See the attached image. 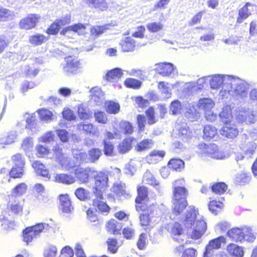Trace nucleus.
Segmentation results:
<instances>
[{"label": "nucleus", "instance_id": "obj_37", "mask_svg": "<svg viewBox=\"0 0 257 257\" xmlns=\"http://www.w3.org/2000/svg\"><path fill=\"white\" fill-rule=\"evenodd\" d=\"M244 239L248 242H253L256 238V233L252 227L245 226L243 227Z\"/></svg>", "mask_w": 257, "mask_h": 257}, {"label": "nucleus", "instance_id": "obj_14", "mask_svg": "<svg viewBox=\"0 0 257 257\" xmlns=\"http://www.w3.org/2000/svg\"><path fill=\"white\" fill-rule=\"evenodd\" d=\"M70 15H66L62 19L56 20L48 29L47 33L51 35L57 34L61 26L67 25L70 22Z\"/></svg>", "mask_w": 257, "mask_h": 257}, {"label": "nucleus", "instance_id": "obj_4", "mask_svg": "<svg viewBox=\"0 0 257 257\" xmlns=\"http://www.w3.org/2000/svg\"><path fill=\"white\" fill-rule=\"evenodd\" d=\"M198 149L199 150V153L202 156H208L212 158L217 160H222L225 158L224 153L214 144L206 145L204 143H201L198 145Z\"/></svg>", "mask_w": 257, "mask_h": 257}, {"label": "nucleus", "instance_id": "obj_62", "mask_svg": "<svg viewBox=\"0 0 257 257\" xmlns=\"http://www.w3.org/2000/svg\"><path fill=\"white\" fill-rule=\"evenodd\" d=\"M223 206V203L220 201L212 200L209 202L208 204L209 209L214 214H216L218 209H221Z\"/></svg>", "mask_w": 257, "mask_h": 257}, {"label": "nucleus", "instance_id": "obj_23", "mask_svg": "<svg viewBox=\"0 0 257 257\" xmlns=\"http://www.w3.org/2000/svg\"><path fill=\"white\" fill-rule=\"evenodd\" d=\"M187 205L188 203L186 200H173V213L176 216L181 215L180 221L182 223V216L186 214H181L184 209L187 207ZM185 214H186V213Z\"/></svg>", "mask_w": 257, "mask_h": 257}, {"label": "nucleus", "instance_id": "obj_57", "mask_svg": "<svg viewBox=\"0 0 257 257\" xmlns=\"http://www.w3.org/2000/svg\"><path fill=\"white\" fill-rule=\"evenodd\" d=\"M147 117V122L149 124H153L156 123L158 118L155 116V112L154 108L151 107L146 111Z\"/></svg>", "mask_w": 257, "mask_h": 257}, {"label": "nucleus", "instance_id": "obj_17", "mask_svg": "<svg viewBox=\"0 0 257 257\" xmlns=\"http://www.w3.org/2000/svg\"><path fill=\"white\" fill-rule=\"evenodd\" d=\"M24 117L26 119V128H29L32 133H36L39 131V122L35 119V113H32L30 114L26 113L24 115Z\"/></svg>", "mask_w": 257, "mask_h": 257}, {"label": "nucleus", "instance_id": "obj_2", "mask_svg": "<svg viewBox=\"0 0 257 257\" xmlns=\"http://www.w3.org/2000/svg\"><path fill=\"white\" fill-rule=\"evenodd\" d=\"M228 85H225L222 93H225L224 98L232 96L237 100H244L247 97L249 84L243 79L231 75Z\"/></svg>", "mask_w": 257, "mask_h": 257}, {"label": "nucleus", "instance_id": "obj_40", "mask_svg": "<svg viewBox=\"0 0 257 257\" xmlns=\"http://www.w3.org/2000/svg\"><path fill=\"white\" fill-rule=\"evenodd\" d=\"M219 116L224 123L231 122L232 117L231 107L229 105H226L223 107Z\"/></svg>", "mask_w": 257, "mask_h": 257}, {"label": "nucleus", "instance_id": "obj_16", "mask_svg": "<svg viewBox=\"0 0 257 257\" xmlns=\"http://www.w3.org/2000/svg\"><path fill=\"white\" fill-rule=\"evenodd\" d=\"M13 216L10 214L8 211L2 212L0 215V222L1 225L4 229H13L15 226V224L13 220Z\"/></svg>", "mask_w": 257, "mask_h": 257}, {"label": "nucleus", "instance_id": "obj_15", "mask_svg": "<svg viewBox=\"0 0 257 257\" xmlns=\"http://www.w3.org/2000/svg\"><path fill=\"white\" fill-rule=\"evenodd\" d=\"M220 134L229 139L235 138L238 134L236 126L231 122L224 123V126L220 130Z\"/></svg>", "mask_w": 257, "mask_h": 257}, {"label": "nucleus", "instance_id": "obj_58", "mask_svg": "<svg viewBox=\"0 0 257 257\" xmlns=\"http://www.w3.org/2000/svg\"><path fill=\"white\" fill-rule=\"evenodd\" d=\"M153 144L152 140H144L142 142L138 144L136 147V149L138 151H145L148 149L151 148Z\"/></svg>", "mask_w": 257, "mask_h": 257}, {"label": "nucleus", "instance_id": "obj_47", "mask_svg": "<svg viewBox=\"0 0 257 257\" xmlns=\"http://www.w3.org/2000/svg\"><path fill=\"white\" fill-rule=\"evenodd\" d=\"M203 133V138L206 140H209L217 134V130L213 126L206 125L204 126Z\"/></svg>", "mask_w": 257, "mask_h": 257}, {"label": "nucleus", "instance_id": "obj_1", "mask_svg": "<svg viewBox=\"0 0 257 257\" xmlns=\"http://www.w3.org/2000/svg\"><path fill=\"white\" fill-rule=\"evenodd\" d=\"M181 220L186 228L193 229L191 234L192 239L200 238L206 230V222L199 215L194 206H190L188 208L186 215L182 216Z\"/></svg>", "mask_w": 257, "mask_h": 257}, {"label": "nucleus", "instance_id": "obj_52", "mask_svg": "<svg viewBox=\"0 0 257 257\" xmlns=\"http://www.w3.org/2000/svg\"><path fill=\"white\" fill-rule=\"evenodd\" d=\"M212 192L217 194H222L227 189V186L223 182L214 184L211 187Z\"/></svg>", "mask_w": 257, "mask_h": 257}, {"label": "nucleus", "instance_id": "obj_13", "mask_svg": "<svg viewBox=\"0 0 257 257\" xmlns=\"http://www.w3.org/2000/svg\"><path fill=\"white\" fill-rule=\"evenodd\" d=\"M65 61L66 64L64 66V70L65 72L75 73L78 69L81 68V64L77 58L68 56L65 58Z\"/></svg>", "mask_w": 257, "mask_h": 257}, {"label": "nucleus", "instance_id": "obj_53", "mask_svg": "<svg viewBox=\"0 0 257 257\" xmlns=\"http://www.w3.org/2000/svg\"><path fill=\"white\" fill-rule=\"evenodd\" d=\"M77 112L79 118L81 119H87L90 117L88 108L83 104L78 106Z\"/></svg>", "mask_w": 257, "mask_h": 257}, {"label": "nucleus", "instance_id": "obj_21", "mask_svg": "<svg viewBox=\"0 0 257 257\" xmlns=\"http://www.w3.org/2000/svg\"><path fill=\"white\" fill-rule=\"evenodd\" d=\"M85 25L79 23L63 29L60 32V34L67 37H69V35L72 32L76 33L78 35H82L85 33Z\"/></svg>", "mask_w": 257, "mask_h": 257}, {"label": "nucleus", "instance_id": "obj_59", "mask_svg": "<svg viewBox=\"0 0 257 257\" xmlns=\"http://www.w3.org/2000/svg\"><path fill=\"white\" fill-rule=\"evenodd\" d=\"M24 166H14L10 172L11 177L17 178H21L24 174Z\"/></svg>", "mask_w": 257, "mask_h": 257}, {"label": "nucleus", "instance_id": "obj_60", "mask_svg": "<svg viewBox=\"0 0 257 257\" xmlns=\"http://www.w3.org/2000/svg\"><path fill=\"white\" fill-rule=\"evenodd\" d=\"M97 200H94L93 201V205L97 208L99 211L102 213H107L109 210V207L105 202L99 201L97 198Z\"/></svg>", "mask_w": 257, "mask_h": 257}, {"label": "nucleus", "instance_id": "obj_29", "mask_svg": "<svg viewBox=\"0 0 257 257\" xmlns=\"http://www.w3.org/2000/svg\"><path fill=\"white\" fill-rule=\"evenodd\" d=\"M239 147L244 154L249 157L253 154L256 148L255 143L252 142H245L244 143L240 144Z\"/></svg>", "mask_w": 257, "mask_h": 257}, {"label": "nucleus", "instance_id": "obj_28", "mask_svg": "<svg viewBox=\"0 0 257 257\" xmlns=\"http://www.w3.org/2000/svg\"><path fill=\"white\" fill-rule=\"evenodd\" d=\"M54 178L55 182L65 184H72L75 181L73 176L64 173L56 174Z\"/></svg>", "mask_w": 257, "mask_h": 257}, {"label": "nucleus", "instance_id": "obj_51", "mask_svg": "<svg viewBox=\"0 0 257 257\" xmlns=\"http://www.w3.org/2000/svg\"><path fill=\"white\" fill-rule=\"evenodd\" d=\"M45 40V37L44 35L39 34L31 36L29 38V42L34 46L40 45L44 43Z\"/></svg>", "mask_w": 257, "mask_h": 257}, {"label": "nucleus", "instance_id": "obj_54", "mask_svg": "<svg viewBox=\"0 0 257 257\" xmlns=\"http://www.w3.org/2000/svg\"><path fill=\"white\" fill-rule=\"evenodd\" d=\"M40 118L45 121H48L53 119L52 112L46 109H42L38 111Z\"/></svg>", "mask_w": 257, "mask_h": 257}, {"label": "nucleus", "instance_id": "obj_35", "mask_svg": "<svg viewBox=\"0 0 257 257\" xmlns=\"http://www.w3.org/2000/svg\"><path fill=\"white\" fill-rule=\"evenodd\" d=\"M123 73L121 69L115 68L109 71L106 75V79L110 82H113L119 79Z\"/></svg>", "mask_w": 257, "mask_h": 257}, {"label": "nucleus", "instance_id": "obj_41", "mask_svg": "<svg viewBox=\"0 0 257 257\" xmlns=\"http://www.w3.org/2000/svg\"><path fill=\"white\" fill-rule=\"evenodd\" d=\"M73 159L75 163H77V166L81 162H87V156L85 152L80 150H73Z\"/></svg>", "mask_w": 257, "mask_h": 257}, {"label": "nucleus", "instance_id": "obj_55", "mask_svg": "<svg viewBox=\"0 0 257 257\" xmlns=\"http://www.w3.org/2000/svg\"><path fill=\"white\" fill-rule=\"evenodd\" d=\"M146 27L150 32L157 33L163 29L164 25L161 22H155L148 23Z\"/></svg>", "mask_w": 257, "mask_h": 257}, {"label": "nucleus", "instance_id": "obj_64", "mask_svg": "<svg viewBox=\"0 0 257 257\" xmlns=\"http://www.w3.org/2000/svg\"><path fill=\"white\" fill-rule=\"evenodd\" d=\"M124 84L127 87L138 89L140 87L142 82L133 78H127L124 81Z\"/></svg>", "mask_w": 257, "mask_h": 257}, {"label": "nucleus", "instance_id": "obj_49", "mask_svg": "<svg viewBox=\"0 0 257 257\" xmlns=\"http://www.w3.org/2000/svg\"><path fill=\"white\" fill-rule=\"evenodd\" d=\"M101 155V151L98 149H91L88 152L87 161L94 163L99 159Z\"/></svg>", "mask_w": 257, "mask_h": 257}, {"label": "nucleus", "instance_id": "obj_27", "mask_svg": "<svg viewBox=\"0 0 257 257\" xmlns=\"http://www.w3.org/2000/svg\"><path fill=\"white\" fill-rule=\"evenodd\" d=\"M116 25L115 24H107L102 26H93L91 28V35L94 37H98L99 35L104 33L106 30L111 29Z\"/></svg>", "mask_w": 257, "mask_h": 257}, {"label": "nucleus", "instance_id": "obj_45", "mask_svg": "<svg viewBox=\"0 0 257 257\" xmlns=\"http://www.w3.org/2000/svg\"><path fill=\"white\" fill-rule=\"evenodd\" d=\"M143 182L144 183L153 186H158L159 182L154 177L153 174L150 171H146L144 174L143 179Z\"/></svg>", "mask_w": 257, "mask_h": 257}, {"label": "nucleus", "instance_id": "obj_50", "mask_svg": "<svg viewBox=\"0 0 257 257\" xmlns=\"http://www.w3.org/2000/svg\"><path fill=\"white\" fill-rule=\"evenodd\" d=\"M185 107L186 109L185 113H188L189 117L191 121H193L199 117L198 112L193 104L191 103L186 104Z\"/></svg>", "mask_w": 257, "mask_h": 257}, {"label": "nucleus", "instance_id": "obj_36", "mask_svg": "<svg viewBox=\"0 0 257 257\" xmlns=\"http://www.w3.org/2000/svg\"><path fill=\"white\" fill-rule=\"evenodd\" d=\"M165 155L164 151L154 150L147 157V160L149 163L155 164L157 163L160 159L163 158Z\"/></svg>", "mask_w": 257, "mask_h": 257}, {"label": "nucleus", "instance_id": "obj_6", "mask_svg": "<svg viewBox=\"0 0 257 257\" xmlns=\"http://www.w3.org/2000/svg\"><path fill=\"white\" fill-rule=\"evenodd\" d=\"M56 156V161L59 163L62 170L69 171L77 167L74 160L70 159L62 153V149L58 145L54 146L53 149Z\"/></svg>", "mask_w": 257, "mask_h": 257}, {"label": "nucleus", "instance_id": "obj_30", "mask_svg": "<svg viewBox=\"0 0 257 257\" xmlns=\"http://www.w3.org/2000/svg\"><path fill=\"white\" fill-rule=\"evenodd\" d=\"M158 88L164 99L171 97L172 87L168 83L164 81L160 82L158 84Z\"/></svg>", "mask_w": 257, "mask_h": 257}, {"label": "nucleus", "instance_id": "obj_19", "mask_svg": "<svg viewBox=\"0 0 257 257\" xmlns=\"http://www.w3.org/2000/svg\"><path fill=\"white\" fill-rule=\"evenodd\" d=\"M174 69L173 64L170 63H160L155 65V70L163 76H169Z\"/></svg>", "mask_w": 257, "mask_h": 257}, {"label": "nucleus", "instance_id": "obj_38", "mask_svg": "<svg viewBox=\"0 0 257 257\" xmlns=\"http://www.w3.org/2000/svg\"><path fill=\"white\" fill-rule=\"evenodd\" d=\"M227 250L230 254L233 256L242 257L243 255V248L234 243L229 244L227 247Z\"/></svg>", "mask_w": 257, "mask_h": 257}, {"label": "nucleus", "instance_id": "obj_3", "mask_svg": "<svg viewBox=\"0 0 257 257\" xmlns=\"http://www.w3.org/2000/svg\"><path fill=\"white\" fill-rule=\"evenodd\" d=\"M94 180L93 193L98 199L101 200L103 199V192L108 187V175L104 172H100L94 176Z\"/></svg>", "mask_w": 257, "mask_h": 257}, {"label": "nucleus", "instance_id": "obj_31", "mask_svg": "<svg viewBox=\"0 0 257 257\" xmlns=\"http://www.w3.org/2000/svg\"><path fill=\"white\" fill-rule=\"evenodd\" d=\"M111 190L118 196H123L127 197L129 195L125 191L124 184L119 181H117L113 184V186L111 188Z\"/></svg>", "mask_w": 257, "mask_h": 257}, {"label": "nucleus", "instance_id": "obj_44", "mask_svg": "<svg viewBox=\"0 0 257 257\" xmlns=\"http://www.w3.org/2000/svg\"><path fill=\"white\" fill-rule=\"evenodd\" d=\"M14 17L15 14L13 12L0 6V21L12 19Z\"/></svg>", "mask_w": 257, "mask_h": 257}, {"label": "nucleus", "instance_id": "obj_11", "mask_svg": "<svg viewBox=\"0 0 257 257\" xmlns=\"http://www.w3.org/2000/svg\"><path fill=\"white\" fill-rule=\"evenodd\" d=\"M113 128L116 137H120L122 134H131L133 132V126L126 121L115 122Z\"/></svg>", "mask_w": 257, "mask_h": 257}, {"label": "nucleus", "instance_id": "obj_22", "mask_svg": "<svg viewBox=\"0 0 257 257\" xmlns=\"http://www.w3.org/2000/svg\"><path fill=\"white\" fill-rule=\"evenodd\" d=\"M227 235L232 241L241 242L244 237L243 227L241 228L235 227L227 231Z\"/></svg>", "mask_w": 257, "mask_h": 257}, {"label": "nucleus", "instance_id": "obj_12", "mask_svg": "<svg viewBox=\"0 0 257 257\" xmlns=\"http://www.w3.org/2000/svg\"><path fill=\"white\" fill-rule=\"evenodd\" d=\"M40 19V16L38 15L29 14L21 20L20 27L26 30L31 29L36 26Z\"/></svg>", "mask_w": 257, "mask_h": 257}, {"label": "nucleus", "instance_id": "obj_7", "mask_svg": "<svg viewBox=\"0 0 257 257\" xmlns=\"http://www.w3.org/2000/svg\"><path fill=\"white\" fill-rule=\"evenodd\" d=\"M230 76L224 74H214L209 76V82L211 88L218 89L221 87L219 95L224 98L225 93L224 94L222 92L224 90L223 88L225 85H228L229 80H227V79H230Z\"/></svg>", "mask_w": 257, "mask_h": 257}, {"label": "nucleus", "instance_id": "obj_18", "mask_svg": "<svg viewBox=\"0 0 257 257\" xmlns=\"http://www.w3.org/2000/svg\"><path fill=\"white\" fill-rule=\"evenodd\" d=\"M254 6L250 3H246V5L238 11V17L237 23L240 24L247 19L253 11Z\"/></svg>", "mask_w": 257, "mask_h": 257}, {"label": "nucleus", "instance_id": "obj_5", "mask_svg": "<svg viewBox=\"0 0 257 257\" xmlns=\"http://www.w3.org/2000/svg\"><path fill=\"white\" fill-rule=\"evenodd\" d=\"M236 120L241 123L251 124L257 120V113L248 108L239 107L235 114Z\"/></svg>", "mask_w": 257, "mask_h": 257}, {"label": "nucleus", "instance_id": "obj_25", "mask_svg": "<svg viewBox=\"0 0 257 257\" xmlns=\"http://www.w3.org/2000/svg\"><path fill=\"white\" fill-rule=\"evenodd\" d=\"M59 199L60 209L65 213L70 212L73 207L68 195L67 194L61 195Z\"/></svg>", "mask_w": 257, "mask_h": 257}, {"label": "nucleus", "instance_id": "obj_9", "mask_svg": "<svg viewBox=\"0 0 257 257\" xmlns=\"http://www.w3.org/2000/svg\"><path fill=\"white\" fill-rule=\"evenodd\" d=\"M23 201L18 197L11 195L9 196V202L7 209L11 212L9 213L13 216L15 214H19L23 211Z\"/></svg>", "mask_w": 257, "mask_h": 257}, {"label": "nucleus", "instance_id": "obj_8", "mask_svg": "<svg viewBox=\"0 0 257 257\" xmlns=\"http://www.w3.org/2000/svg\"><path fill=\"white\" fill-rule=\"evenodd\" d=\"M47 223H38L35 225L26 228L23 231L24 241L27 243L40 236V234L45 229L49 228Z\"/></svg>", "mask_w": 257, "mask_h": 257}, {"label": "nucleus", "instance_id": "obj_48", "mask_svg": "<svg viewBox=\"0 0 257 257\" xmlns=\"http://www.w3.org/2000/svg\"><path fill=\"white\" fill-rule=\"evenodd\" d=\"M75 174L76 177L82 182L86 183L89 178L88 171L83 168H79L75 170Z\"/></svg>", "mask_w": 257, "mask_h": 257}, {"label": "nucleus", "instance_id": "obj_34", "mask_svg": "<svg viewBox=\"0 0 257 257\" xmlns=\"http://www.w3.org/2000/svg\"><path fill=\"white\" fill-rule=\"evenodd\" d=\"M135 141V138L128 137L123 140L118 146V150L121 153H125L132 149V144Z\"/></svg>", "mask_w": 257, "mask_h": 257}, {"label": "nucleus", "instance_id": "obj_26", "mask_svg": "<svg viewBox=\"0 0 257 257\" xmlns=\"http://www.w3.org/2000/svg\"><path fill=\"white\" fill-rule=\"evenodd\" d=\"M32 167L35 169L36 173L47 179L50 178V174L46 167L39 161H36L32 164Z\"/></svg>", "mask_w": 257, "mask_h": 257}, {"label": "nucleus", "instance_id": "obj_63", "mask_svg": "<svg viewBox=\"0 0 257 257\" xmlns=\"http://www.w3.org/2000/svg\"><path fill=\"white\" fill-rule=\"evenodd\" d=\"M75 194L80 200H84L90 198L89 192L82 188L77 189L75 192Z\"/></svg>", "mask_w": 257, "mask_h": 257}, {"label": "nucleus", "instance_id": "obj_24", "mask_svg": "<svg viewBox=\"0 0 257 257\" xmlns=\"http://www.w3.org/2000/svg\"><path fill=\"white\" fill-rule=\"evenodd\" d=\"M91 8L98 11H104L107 10L108 5L105 0H82Z\"/></svg>", "mask_w": 257, "mask_h": 257}, {"label": "nucleus", "instance_id": "obj_61", "mask_svg": "<svg viewBox=\"0 0 257 257\" xmlns=\"http://www.w3.org/2000/svg\"><path fill=\"white\" fill-rule=\"evenodd\" d=\"M118 223L114 219L110 220L106 225V228L108 232L113 234H117L119 228H117Z\"/></svg>", "mask_w": 257, "mask_h": 257}, {"label": "nucleus", "instance_id": "obj_32", "mask_svg": "<svg viewBox=\"0 0 257 257\" xmlns=\"http://www.w3.org/2000/svg\"><path fill=\"white\" fill-rule=\"evenodd\" d=\"M135 41L131 37H125L120 42L122 50L124 52L132 51L135 47Z\"/></svg>", "mask_w": 257, "mask_h": 257}, {"label": "nucleus", "instance_id": "obj_33", "mask_svg": "<svg viewBox=\"0 0 257 257\" xmlns=\"http://www.w3.org/2000/svg\"><path fill=\"white\" fill-rule=\"evenodd\" d=\"M214 103L210 98H204L200 99L198 103V106L199 109L203 110L204 112L211 110L214 107Z\"/></svg>", "mask_w": 257, "mask_h": 257}, {"label": "nucleus", "instance_id": "obj_43", "mask_svg": "<svg viewBox=\"0 0 257 257\" xmlns=\"http://www.w3.org/2000/svg\"><path fill=\"white\" fill-rule=\"evenodd\" d=\"M168 166L177 171H181L184 168V162L181 159H172L168 163Z\"/></svg>", "mask_w": 257, "mask_h": 257}, {"label": "nucleus", "instance_id": "obj_46", "mask_svg": "<svg viewBox=\"0 0 257 257\" xmlns=\"http://www.w3.org/2000/svg\"><path fill=\"white\" fill-rule=\"evenodd\" d=\"M183 109V106L178 100H174L170 104V112H171L173 114L181 113Z\"/></svg>", "mask_w": 257, "mask_h": 257}, {"label": "nucleus", "instance_id": "obj_42", "mask_svg": "<svg viewBox=\"0 0 257 257\" xmlns=\"http://www.w3.org/2000/svg\"><path fill=\"white\" fill-rule=\"evenodd\" d=\"M105 105L106 111L109 113L116 114L119 111L120 105L117 102L108 101L105 103Z\"/></svg>", "mask_w": 257, "mask_h": 257}, {"label": "nucleus", "instance_id": "obj_10", "mask_svg": "<svg viewBox=\"0 0 257 257\" xmlns=\"http://www.w3.org/2000/svg\"><path fill=\"white\" fill-rule=\"evenodd\" d=\"M225 241V238L222 236L209 241L205 247L203 257H213L215 253L214 250L220 248L222 243L224 242Z\"/></svg>", "mask_w": 257, "mask_h": 257}, {"label": "nucleus", "instance_id": "obj_39", "mask_svg": "<svg viewBox=\"0 0 257 257\" xmlns=\"http://www.w3.org/2000/svg\"><path fill=\"white\" fill-rule=\"evenodd\" d=\"M173 200H186L188 191L186 188L173 189Z\"/></svg>", "mask_w": 257, "mask_h": 257}, {"label": "nucleus", "instance_id": "obj_56", "mask_svg": "<svg viewBox=\"0 0 257 257\" xmlns=\"http://www.w3.org/2000/svg\"><path fill=\"white\" fill-rule=\"evenodd\" d=\"M169 232L174 235H181L183 232L182 228L179 223L175 222L169 225L168 228Z\"/></svg>", "mask_w": 257, "mask_h": 257}, {"label": "nucleus", "instance_id": "obj_20", "mask_svg": "<svg viewBox=\"0 0 257 257\" xmlns=\"http://www.w3.org/2000/svg\"><path fill=\"white\" fill-rule=\"evenodd\" d=\"M90 92L91 93V100L96 105H100L103 103L104 101V94L100 88L94 87L90 89Z\"/></svg>", "mask_w": 257, "mask_h": 257}]
</instances>
